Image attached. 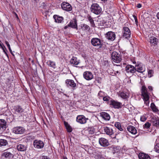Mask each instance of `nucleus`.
Returning a JSON list of instances; mask_svg holds the SVG:
<instances>
[{"instance_id":"3","label":"nucleus","mask_w":159,"mask_h":159,"mask_svg":"<svg viewBox=\"0 0 159 159\" xmlns=\"http://www.w3.org/2000/svg\"><path fill=\"white\" fill-rule=\"evenodd\" d=\"M111 57L112 61L116 63H120L122 60L120 54L116 52H112L111 54Z\"/></svg>"},{"instance_id":"43","label":"nucleus","mask_w":159,"mask_h":159,"mask_svg":"<svg viewBox=\"0 0 159 159\" xmlns=\"http://www.w3.org/2000/svg\"><path fill=\"white\" fill-rule=\"evenodd\" d=\"M66 128L69 132H71L72 131V129L70 125L66 127Z\"/></svg>"},{"instance_id":"8","label":"nucleus","mask_w":159,"mask_h":159,"mask_svg":"<svg viewBox=\"0 0 159 159\" xmlns=\"http://www.w3.org/2000/svg\"><path fill=\"white\" fill-rule=\"evenodd\" d=\"M34 147L37 149L43 148L44 146V144L43 141L40 140H35L33 143Z\"/></svg>"},{"instance_id":"25","label":"nucleus","mask_w":159,"mask_h":159,"mask_svg":"<svg viewBox=\"0 0 159 159\" xmlns=\"http://www.w3.org/2000/svg\"><path fill=\"white\" fill-rule=\"evenodd\" d=\"M134 67L135 72L137 71L139 72L142 73L144 71L143 68L139 65H136Z\"/></svg>"},{"instance_id":"42","label":"nucleus","mask_w":159,"mask_h":159,"mask_svg":"<svg viewBox=\"0 0 159 159\" xmlns=\"http://www.w3.org/2000/svg\"><path fill=\"white\" fill-rule=\"evenodd\" d=\"M147 120V118L144 116H141L140 118V120L142 122L145 121Z\"/></svg>"},{"instance_id":"46","label":"nucleus","mask_w":159,"mask_h":159,"mask_svg":"<svg viewBox=\"0 0 159 159\" xmlns=\"http://www.w3.org/2000/svg\"><path fill=\"white\" fill-rule=\"evenodd\" d=\"M89 133L91 134H93L94 133V131L93 130H89Z\"/></svg>"},{"instance_id":"4","label":"nucleus","mask_w":159,"mask_h":159,"mask_svg":"<svg viewBox=\"0 0 159 159\" xmlns=\"http://www.w3.org/2000/svg\"><path fill=\"white\" fill-rule=\"evenodd\" d=\"M123 36L126 39H129L130 37L131 31L127 27H124L122 30Z\"/></svg>"},{"instance_id":"40","label":"nucleus","mask_w":159,"mask_h":159,"mask_svg":"<svg viewBox=\"0 0 159 159\" xmlns=\"http://www.w3.org/2000/svg\"><path fill=\"white\" fill-rule=\"evenodd\" d=\"M148 76L149 77H151L153 75V71L152 70H149L148 71Z\"/></svg>"},{"instance_id":"47","label":"nucleus","mask_w":159,"mask_h":159,"mask_svg":"<svg viewBox=\"0 0 159 159\" xmlns=\"http://www.w3.org/2000/svg\"><path fill=\"white\" fill-rule=\"evenodd\" d=\"M5 43L7 45V46L8 47V48H10V45L8 42L7 41H5Z\"/></svg>"},{"instance_id":"55","label":"nucleus","mask_w":159,"mask_h":159,"mask_svg":"<svg viewBox=\"0 0 159 159\" xmlns=\"http://www.w3.org/2000/svg\"><path fill=\"white\" fill-rule=\"evenodd\" d=\"M15 15L16 18H17V19H19L18 16L17 14L15 12Z\"/></svg>"},{"instance_id":"58","label":"nucleus","mask_w":159,"mask_h":159,"mask_svg":"<svg viewBox=\"0 0 159 159\" xmlns=\"http://www.w3.org/2000/svg\"><path fill=\"white\" fill-rule=\"evenodd\" d=\"M118 66H118V65H116V67H115V68H114V69H117V70H118V68H117V67Z\"/></svg>"},{"instance_id":"1","label":"nucleus","mask_w":159,"mask_h":159,"mask_svg":"<svg viewBox=\"0 0 159 159\" xmlns=\"http://www.w3.org/2000/svg\"><path fill=\"white\" fill-rule=\"evenodd\" d=\"M91 11L96 15L100 14L102 11L101 7L96 3H92L90 7Z\"/></svg>"},{"instance_id":"16","label":"nucleus","mask_w":159,"mask_h":159,"mask_svg":"<svg viewBox=\"0 0 159 159\" xmlns=\"http://www.w3.org/2000/svg\"><path fill=\"white\" fill-rule=\"evenodd\" d=\"M77 20L75 19H74L71 20L70 23L68 24V26L74 29H78V26L77 25Z\"/></svg>"},{"instance_id":"53","label":"nucleus","mask_w":159,"mask_h":159,"mask_svg":"<svg viewBox=\"0 0 159 159\" xmlns=\"http://www.w3.org/2000/svg\"><path fill=\"white\" fill-rule=\"evenodd\" d=\"M105 65L108 66V61H105L104 62Z\"/></svg>"},{"instance_id":"21","label":"nucleus","mask_w":159,"mask_h":159,"mask_svg":"<svg viewBox=\"0 0 159 159\" xmlns=\"http://www.w3.org/2000/svg\"><path fill=\"white\" fill-rule=\"evenodd\" d=\"M149 41L151 44L153 45L157 44L158 42V39L154 36L151 37L149 38Z\"/></svg>"},{"instance_id":"52","label":"nucleus","mask_w":159,"mask_h":159,"mask_svg":"<svg viewBox=\"0 0 159 159\" xmlns=\"http://www.w3.org/2000/svg\"><path fill=\"white\" fill-rule=\"evenodd\" d=\"M2 47V49L3 50V52H4V53L7 56H8V55L7 54V52H6L5 51L4 48L2 46H1Z\"/></svg>"},{"instance_id":"28","label":"nucleus","mask_w":159,"mask_h":159,"mask_svg":"<svg viewBox=\"0 0 159 159\" xmlns=\"http://www.w3.org/2000/svg\"><path fill=\"white\" fill-rule=\"evenodd\" d=\"M53 18L55 22L57 23H61L63 19L62 17L59 16L57 15H54Z\"/></svg>"},{"instance_id":"12","label":"nucleus","mask_w":159,"mask_h":159,"mask_svg":"<svg viewBox=\"0 0 159 159\" xmlns=\"http://www.w3.org/2000/svg\"><path fill=\"white\" fill-rule=\"evenodd\" d=\"M87 119L83 115L78 116L76 117L77 122L81 124H84L86 122Z\"/></svg>"},{"instance_id":"32","label":"nucleus","mask_w":159,"mask_h":159,"mask_svg":"<svg viewBox=\"0 0 159 159\" xmlns=\"http://www.w3.org/2000/svg\"><path fill=\"white\" fill-rule=\"evenodd\" d=\"M81 29L83 30H86L90 29V27L86 24H83L81 25Z\"/></svg>"},{"instance_id":"22","label":"nucleus","mask_w":159,"mask_h":159,"mask_svg":"<svg viewBox=\"0 0 159 159\" xmlns=\"http://www.w3.org/2000/svg\"><path fill=\"white\" fill-rule=\"evenodd\" d=\"M71 64L75 65H77L80 63L79 61L78 60L77 58L74 57H73L70 61Z\"/></svg>"},{"instance_id":"15","label":"nucleus","mask_w":159,"mask_h":159,"mask_svg":"<svg viewBox=\"0 0 159 159\" xmlns=\"http://www.w3.org/2000/svg\"><path fill=\"white\" fill-rule=\"evenodd\" d=\"M125 70L128 73L133 74L135 72V67L131 65H127L125 68Z\"/></svg>"},{"instance_id":"59","label":"nucleus","mask_w":159,"mask_h":159,"mask_svg":"<svg viewBox=\"0 0 159 159\" xmlns=\"http://www.w3.org/2000/svg\"><path fill=\"white\" fill-rule=\"evenodd\" d=\"M68 27H69L68 25H67L65 26L64 27L65 29H67Z\"/></svg>"},{"instance_id":"14","label":"nucleus","mask_w":159,"mask_h":159,"mask_svg":"<svg viewBox=\"0 0 159 159\" xmlns=\"http://www.w3.org/2000/svg\"><path fill=\"white\" fill-rule=\"evenodd\" d=\"M66 84L67 87H70L73 89H74L76 86V84L74 82V81L72 80H66Z\"/></svg>"},{"instance_id":"64","label":"nucleus","mask_w":159,"mask_h":159,"mask_svg":"<svg viewBox=\"0 0 159 159\" xmlns=\"http://www.w3.org/2000/svg\"><path fill=\"white\" fill-rule=\"evenodd\" d=\"M157 157L159 158V155L157 156Z\"/></svg>"},{"instance_id":"33","label":"nucleus","mask_w":159,"mask_h":159,"mask_svg":"<svg viewBox=\"0 0 159 159\" xmlns=\"http://www.w3.org/2000/svg\"><path fill=\"white\" fill-rule=\"evenodd\" d=\"M118 70L117 69H115L114 71H115L114 75H117V74L119 75L120 74V71L122 67L121 66H118L117 67Z\"/></svg>"},{"instance_id":"11","label":"nucleus","mask_w":159,"mask_h":159,"mask_svg":"<svg viewBox=\"0 0 159 159\" xmlns=\"http://www.w3.org/2000/svg\"><path fill=\"white\" fill-rule=\"evenodd\" d=\"M99 143L103 147H106L109 144L107 140L103 138L99 139Z\"/></svg>"},{"instance_id":"37","label":"nucleus","mask_w":159,"mask_h":159,"mask_svg":"<svg viewBox=\"0 0 159 159\" xmlns=\"http://www.w3.org/2000/svg\"><path fill=\"white\" fill-rule=\"evenodd\" d=\"M151 124L148 122H147L143 125V128L145 129H148L151 126Z\"/></svg>"},{"instance_id":"48","label":"nucleus","mask_w":159,"mask_h":159,"mask_svg":"<svg viewBox=\"0 0 159 159\" xmlns=\"http://www.w3.org/2000/svg\"><path fill=\"white\" fill-rule=\"evenodd\" d=\"M98 159H104L103 157L101 155H98Z\"/></svg>"},{"instance_id":"2","label":"nucleus","mask_w":159,"mask_h":159,"mask_svg":"<svg viewBox=\"0 0 159 159\" xmlns=\"http://www.w3.org/2000/svg\"><path fill=\"white\" fill-rule=\"evenodd\" d=\"M142 95L143 97L145 103L146 105H148L149 103V97L146 90V88L144 86L142 87Z\"/></svg>"},{"instance_id":"38","label":"nucleus","mask_w":159,"mask_h":159,"mask_svg":"<svg viewBox=\"0 0 159 159\" xmlns=\"http://www.w3.org/2000/svg\"><path fill=\"white\" fill-rule=\"evenodd\" d=\"M153 125L157 127H159V120H156L153 122Z\"/></svg>"},{"instance_id":"26","label":"nucleus","mask_w":159,"mask_h":159,"mask_svg":"<svg viewBox=\"0 0 159 159\" xmlns=\"http://www.w3.org/2000/svg\"><path fill=\"white\" fill-rule=\"evenodd\" d=\"M7 123L5 120L0 119V129H5L6 128Z\"/></svg>"},{"instance_id":"18","label":"nucleus","mask_w":159,"mask_h":159,"mask_svg":"<svg viewBox=\"0 0 159 159\" xmlns=\"http://www.w3.org/2000/svg\"><path fill=\"white\" fill-rule=\"evenodd\" d=\"M2 157L8 159H11L13 156V154L9 152H6L2 154Z\"/></svg>"},{"instance_id":"62","label":"nucleus","mask_w":159,"mask_h":159,"mask_svg":"<svg viewBox=\"0 0 159 159\" xmlns=\"http://www.w3.org/2000/svg\"><path fill=\"white\" fill-rule=\"evenodd\" d=\"M63 159H67L66 157H64Z\"/></svg>"},{"instance_id":"19","label":"nucleus","mask_w":159,"mask_h":159,"mask_svg":"<svg viewBox=\"0 0 159 159\" xmlns=\"http://www.w3.org/2000/svg\"><path fill=\"white\" fill-rule=\"evenodd\" d=\"M101 116L105 120H109L110 119L109 115L105 112H102L100 113Z\"/></svg>"},{"instance_id":"31","label":"nucleus","mask_w":159,"mask_h":159,"mask_svg":"<svg viewBox=\"0 0 159 159\" xmlns=\"http://www.w3.org/2000/svg\"><path fill=\"white\" fill-rule=\"evenodd\" d=\"M87 18L88 20L89 21L91 24V26L93 27H95V25L94 22V20L91 17V16L89 15H88L87 16Z\"/></svg>"},{"instance_id":"27","label":"nucleus","mask_w":159,"mask_h":159,"mask_svg":"<svg viewBox=\"0 0 159 159\" xmlns=\"http://www.w3.org/2000/svg\"><path fill=\"white\" fill-rule=\"evenodd\" d=\"M18 150L20 151H24L26 149V147L24 145L19 144L17 146Z\"/></svg>"},{"instance_id":"17","label":"nucleus","mask_w":159,"mask_h":159,"mask_svg":"<svg viewBox=\"0 0 159 159\" xmlns=\"http://www.w3.org/2000/svg\"><path fill=\"white\" fill-rule=\"evenodd\" d=\"M104 130L107 134L110 136L112 135L114 133L113 130L111 128L105 127L104 128Z\"/></svg>"},{"instance_id":"13","label":"nucleus","mask_w":159,"mask_h":159,"mask_svg":"<svg viewBox=\"0 0 159 159\" xmlns=\"http://www.w3.org/2000/svg\"><path fill=\"white\" fill-rule=\"evenodd\" d=\"M84 78L87 80H90L93 79V76L92 72L89 71H85L83 74Z\"/></svg>"},{"instance_id":"6","label":"nucleus","mask_w":159,"mask_h":159,"mask_svg":"<svg viewBox=\"0 0 159 159\" xmlns=\"http://www.w3.org/2000/svg\"><path fill=\"white\" fill-rule=\"evenodd\" d=\"M62 9L66 11H70L72 10V7L71 5L66 2H63L61 4Z\"/></svg>"},{"instance_id":"61","label":"nucleus","mask_w":159,"mask_h":159,"mask_svg":"<svg viewBox=\"0 0 159 159\" xmlns=\"http://www.w3.org/2000/svg\"><path fill=\"white\" fill-rule=\"evenodd\" d=\"M148 88H149V89H152V87L151 86H149Z\"/></svg>"},{"instance_id":"34","label":"nucleus","mask_w":159,"mask_h":159,"mask_svg":"<svg viewBox=\"0 0 159 159\" xmlns=\"http://www.w3.org/2000/svg\"><path fill=\"white\" fill-rule=\"evenodd\" d=\"M120 96L123 99H127L128 98V96L126 93L124 92H121L120 94Z\"/></svg>"},{"instance_id":"7","label":"nucleus","mask_w":159,"mask_h":159,"mask_svg":"<svg viewBox=\"0 0 159 159\" xmlns=\"http://www.w3.org/2000/svg\"><path fill=\"white\" fill-rule=\"evenodd\" d=\"M91 43L94 46H97L100 48L102 46L100 39L98 38H94L92 39L91 40Z\"/></svg>"},{"instance_id":"50","label":"nucleus","mask_w":159,"mask_h":159,"mask_svg":"<svg viewBox=\"0 0 159 159\" xmlns=\"http://www.w3.org/2000/svg\"><path fill=\"white\" fill-rule=\"evenodd\" d=\"M96 80L98 81V83H101V79L100 78H98V80Z\"/></svg>"},{"instance_id":"30","label":"nucleus","mask_w":159,"mask_h":159,"mask_svg":"<svg viewBox=\"0 0 159 159\" xmlns=\"http://www.w3.org/2000/svg\"><path fill=\"white\" fill-rule=\"evenodd\" d=\"M8 144V142L7 140L3 139H0V147L4 146Z\"/></svg>"},{"instance_id":"51","label":"nucleus","mask_w":159,"mask_h":159,"mask_svg":"<svg viewBox=\"0 0 159 159\" xmlns=\"http://www.w3.org/2000/svg\"><path fill=\"white\" fill-rule=\"evenodd\" d=\"M142 7V5H141V4H140V3H139L138 4H137V7L138 8H140L141 7Z\"/></svg>"},{"instance_id":"54","label":"nucleus","mask_w":159,"mask_h":159,"mask_svg":"<svg viewBox=\"0 0 159 159\" xmlns=\"http://www.w3.org/2000/svg\"><path fill=\"white\" fill-rule=\"evenodd\" d=\"M8 49H9V50L10 51V52L13 55H14L12 53V50L11 49V48L10 47V48H8Z\"/></svg>"},{"instance_id":"39","label":"nucleus","mask_w":159,"mask_h":159,"mask_svg":"<svg viewBox=\"0 0 159 159\" xmlns=\"http://www.w3.org/2000/svg\"><path fill=\"white\" fill-rule=\"evenodd\" d=\"M154 149L156 152L159 153V143H157L156 144Z\"/></svg>"},{"instance_id":"35","label":"nucleus","mask_w":159,"mask_h":159,"mask_svg":"<svg viewBox=\"0 0 159 159\" xmlns=\"http://www.w3.org/2000/svg\"><path fill=\"white\" fill-rule=\"evenodd\" d=\"M115 126L119 130L121 131L123 130V129L121 128L120 123L119 122H116L115 124Z\"/></svg>"},{"instance_id":"36","label":"nucleus","mask_w":159,"mask_h":159,"mask_svg":"<svg viewBox=\"0 0 159 159\" xmlns=\"http://www.w3.org/2000/svg\"><path fill=\"white\" fill-rule=\"evenodd\" d=\"M151 108L153 111L155 112H157L158 111L157 109L156 108L155 104L153 103H152L151 104Z\"/></svg>"},{"instance_id":"44","label":"nucleus","mask_w":159,"mask_h":159,"mask_svg":"<svg viewBox=\"0 0 159 159\" xmlns=\"http://www.w3.org/2000/svg\"><path fill=\"white\" fill-rule=\"evenodd\" d=\"M40 159H50V158L47 156H42L40 157Z\"/></svg>"},{"instance_id":"20","label":"nucleus","mask_w":159,"mask_h":159,"mask_svg":"<svg viewBox=\"0 0 159 159\" xmlns=\"http://www.w3.org/2000/svg\"><path fill=\"white\" fill-rule=\"evenodd\" d=\"M127 130L132 134H135L137 133V130L135 127L131 125H129L127 128Z\"/></svg>"},{"instance_id":"10","label":"nucleus","mask_w":159,"mask_h":159,"mask_svg":"<svg viewBox=\"0 0 159 159\" xmlns=\"http://www.w3.org/2000/svg\"><path fill=\"white\" fill-rule=\"evenodd\" d=\"M25 131V129L21 127H16L13 129V132L16 134H22Z\"/></svg>"},{"instance_id":"56","label":"nucleus","mask_w":159,"mask_h":159,"mask_svg":"<svg viewBox=\"0 0 159 159\" xmlns=\"http://www.w3.org/2000/svg\"><path fill=\"white\" fill-rule=\"evenodd\" d=\"M157 17L158 19H159V12L157 15Z\"/></svg>"},{"instance_id":"24","label":"nucleus","mask_w":159,"mask_h":159,"mask_svg":"<svg viewBox=\"0 0 159 159\" xmlns=\"http://www.w3.org/2000/svg\"><path fill=\"white\" fill-rule=\"evenodd\" d=\"M14 109L16 112L17 113H21L24 111V110L22 107L18 105L15 106L14 107Z\"/></svg>"},{"instance_id":"29","label":"nucleus","mask_w":159,"mask_h":159,"mask_svg":"<svg viewBox=\"0 0 159 159\" xmlns=\"http://www.w3.org/2000/svg\"><path fill=\"white\" fill-rule=\"evenodd\" d=\"M47 64L48 66L51 67L55 68L56 67V65L55 63L51 60H49L47 62Z\"/></svg>"},{"instance_id":"57","label":"nucleus","mask_w":159,"mask_h":159,"mask_svg":"<svg viewBox=\"0 0 159 159\" xmlns=\"http://www.w3.org/2000/svg\"><path fill=\"white\" fill-rule=\"evenodd\" d=\"M133 17H134V19L135 20L136 19H137V17L133 15Z\"/></svg>"},{"instance_id":"41","label":"nucleus","mask_w":159,"mask_h":159,"mask_svg":"<svg viewBox=\"0 0 159 159\" xmlns=\"http://www.w3.org/2000/svg\"><path fill=\"white\" fill-rule=\"evenodd\" d=\"M110 99V98L108 96H105L103 98V100L104 101H106L107 102L109 101Z\"/></svg>"},{"instance_id":"49","label":"nucleus","mask_w":159,"mask_h":159,"mask_svg":"<svg viewBox=\"0 0 159 159\" xmlns=\"http://www.w3.org/2000/svg\"><path fill=\"white\" fill-rule=\"evenodd\" d=\"M64 125H65V126L66 127H67V126H69V125H69L68 123L67 122H66V121H65L64 122Z\"/></svg>"},{"instance_id":"63","label":"nucleus","mask_w":159,"mask_h":159,"mask_svg":"<svg viewBox=\"0 0 159 159\" xmlns=\"http://www.w3.org/2000/svg\"><path fill=\"white\" fill-rule=\"evenodd\" d=\"M101 0L102 1H107V0Z\"/></svg>"},{"instance_id":"23","label":"nucleus","mask_w":159,"mask_h":159,"mask_svg":"<svg viewBox=\"0 0 159 159\" xmlns=\"http://www.w3.org/2000/svg\"><path fill=\"white\" fill-rule=\"evenodd\" d=\"M139 157V159H151L149 155L143 153H140Z\"/></svg>"},{"instance_id":"60","label":"nucleus","mask_w":159,"mask_h":159,"mask_svg":"<svg viewBox=\"0 0 159 159\" xmlns=\"http://www.w3.org/2000/svg\"><path fill=\"white\" fill-rule=\"evenodd\" d=\"M135 22L136 24L137 25V24L138 23V21L137 19L136 20H135Z\"/></svg>"},{"instance_id":"9","label":"nucleus","mask_w":159,"mask_h":159,"mask_svg":"<svg viewBox=\"0 0 159 159\" xmlns=\"http://www.w3.org/2000/svg\"><path fill=\"white\" fill-rule=\"evenodd\" d=\"M106 37L108 40L113 41L116 38V34L114 32L109 31L106 34Z\"/></svg>"},{"instance_id":"5","label":"nucleus","mask_w":159,"mask_h":159,"mask_svg":"<svg viewBox=\"0 0 159 159\" xmlns=\"http://www.w3.org/2000/svg\"><path fill=\"white\" fill-rule=\"evenodd\" d=\"M110 105L112 106L115 109H119L122 107L121 103L114 100L110 101Z\"/></svg>"},{"instance_id":"45","label":"nucleus","mask_w":159,"mask_h":159,"mask_svg":"<svg viewBox=\"0 0 159 159\" xmlns=\"http://www.w3.org/2000/svg\"><path fill=\"white\" fill-rule=\"evenodd\" d=\"M103 92H102V91H100L98 93V96L99 97V98H100L101 97H103Z\"/></svg>"}]
</instances>
